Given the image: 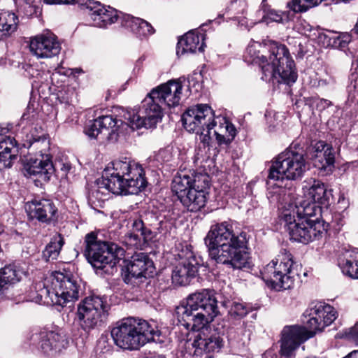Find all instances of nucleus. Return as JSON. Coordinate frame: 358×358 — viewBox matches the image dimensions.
<instances>
[{
    "instance_id": "obj_1",
    "label": "nucleus",
    "mask_w": 358,
    "mask_h": 358,
    "mask_svg": "<svg viewBox=\"0 0 358 358\" xmlns=\"http://www.w3.org/2000/svg\"><path fill=\"white\" fill-rule=\"evenodd\" d=\"M302 189L303 198L285 203L280 218L291 240L308 244L324 229L320 206L329 205L330 194L323 182L313 178L303 182Z\"/></svg>"
},
{
    "instance_id": "obj_2",
    "label": "nucleus",
    "mask_w": 358,
    "mask_h": 358,
    "mask_svg": "<svg viewBox=\"0 0 358 358\" xmlns=\"http://www.w3.org/2000/svg\"><path fill=\"white\" fill-rule=\"evenodd\" d=\"M105 176L96 180V187L89 196L90 202L99 203L114 194H136L147 184L142 166L127 157L115 159L104 169Z\"/></svg>"
},
{
    "instance_id": "obj_3",
    "label": "nucleus",
    "mask_w": 358,
    "mask_h": 358,
    "mask_svg": "<svg viewBox=\"0 0 358 358\" xmlns=\"http://www.w3.org/2000/svg\"><path fill=\"white\" fill-rule=\"evenodd\" d=\"M248 62L257 64L262 71V79L266 81L293 83L296 80L294 60L285 45L274 41L251 42L245 52Z\"/></svg>"
},
{
    "instance_id": "obj_4",
    "label": "nucleus",
    "mask_w": 358,
    "mask_h": 358,
    "mask_svg": "<svg viewBox=\"0 0 358 358\" xmlns=\"http://www.w3.org/2000/svg\"><path fill=\"white\" fill-rule=\"evenodd\" d=\"M184 127L189 132L200 135V141L209 145L212 136L219 145H228L235 138V127L224 117H215L207 104H197L188 108L182 116Z\"/></svg>"
},
{
    "instance_id": "obj_5",
    "label": "nucleus",
    "mask_w": 358,
    "mask_h": 358,
    "mask_svg": "<svg viewBox=\"0 0 358 358\" xmlns=\"http://www.w3.org/2000/svg\"><path fill=\"white\" fill-rule=\"evenodd\" d=\"M308 320L306 328L300 326L286 327L282 332L280 354L286 357L294 355L299 345L313 337L317 332L322 331L336 319V309L323 301H317L308 310Z\"/></svg>"
},
{
    "instance_id": "obj_6",
    "label": "nucleus",
    "mask_w": 358,
    "mask_h": 358,
    "mask_svg": "<svg viewBox=\"0 0 358 358\" xmlns=\"http://www.w3.org/2000/svg\"><path fill=\"white\" fill-rule=\"evenodd\" d=\"M174 314L187 329L200 331L218 314L217 301L211 291L203 289L189 295Z\"/></svg>"
},
{
    "instance_id": "obj_7",
    "label": "nucleus",
    "mask_w": 358,
    "mask_h": 358,
    "mask_svg": "<svg viewBox=\"0 0 358 358\" xmlns=\"http://www.w3.org/2000/svg\"><path fill=\"white\" fill-rule=\"evenodd\" d=\"M115 344L123 350H137L146 343L155 341L160 331L155 322L135 317L123 319L111 331Z\"/></svg>"
},
{
    "instance_id": "obj_8",
    "label": "nucleus",
    "mask_w": 358,
    "mask_h": 358,
    "mask_svg": "<svg viewBox=\"0 0 358 358\" xmlns=\"http://www.w3.org/2000/svg\"><path fill=\"white\" fill-rule=\"evenodd\" d=\"M47 303L64 306L79 297V289L76 280L59 271L52 272L45 278L44 287L39 294Z\"/></svg>"
},
{
    "instance_id": "obj_9",
    "label": "nucleus",
    "mask_w": 358,
    "mask_h": 358,
    "mask_svg": "<svg viewBox=\"0 0 358 358\" xmlns=\"http://www.w3.org/2000/svg\"><path fill=\"white\" fill-rule=\"evenodd\" d=\"M293 265L292 254L287 249H282L275 259L264 267L262 278L274 289H290L298 276Z\"/></svg>"
},
{
    "instance_id": "obj_10",
    "label": "nucleus",
    "mask_w": 358,
    "mask_h": 358,
    "mask_svg": "<svg viewBox=\"0 0 358 358\" xmlns=\"http://www.w3.org/2000/svg\"><path fill=\"white\" fill-rule=\"evenodd\" d=\"M307 170V163L303 151L290 148L281 152L270 168L268 178L274 180H297Z\"/></svg>"
},
{
    "instance_id": "obj_11",
    "label": "nucleus",
    "mask_w": 358,
    "mask_h": 358,
    "mask_svg": "<svg viewBox=\"0 0 358 358\" xmlns=\"http://www.w3.org/2000/svg\"><path fill=\"white\" fill-rule=\"evenodd\" d=\"M151 90L141 102L140 109L127 110L124 117L132 129L154 128L163 117V104Z\"/></svg>"
},
{
    "instance_id": "obj_12",
    "label": "nucleus",
    "mask_w": 358,
    "mask_h": 358,
    "mask_svg": "<svg viewBox=\"0 0 358 358\" xmlns=\"http://www.w3.org/2000/svg\"><path fill=\"white\" fill-rule=\"evenodd\" d=\"M110 305L105 296L92 295L85 297L78 305L76 317L82 329H94L108 315Z\"/></svg>"
},
{
    "instance_id": "obj_13",
    "label": "nucleus",
    "mask_w": 358,
    "mask_h": 358,
    "mask_svg": "<svg viewBox=\"0 0 358 358\" xmlns=\"http://www.w3.org/2000/svg\"><path fill=\"white\" fill-rule=\"evenodd\" d=\"M38 151L39 157L31 158L24 166L25 176H36L38 180L47 182L55 172V168L50 160L49 154V141L46 138L42 137L35 141L31 145Z\"/></svg>"
},
{
    "instance_id": "obj_14",
    "label": "nucleus",
    "mask_w": 358,
    "mask_h": 358,
    "mask_svg": "<svg viewBox=\"0 0 358 358\" xmlns=\"http://www.w3.org/2000/svg\"><path fill=\"white\" fill-rule=\"evenodd\" d=\"M26 342L41 350L48 356H53L66 348L68 340L62 329L53 331H34L26 336Z\"/></svg>"
},
{
    "instance_id": "obj_15",
    "label": "nucleus",
    "mask_w": 358,
    "mask_h": 358,
    "mask_svg": "<svg viewBox=\"0 0 358 358\" xmlns=\"http://www.w3.org/2000/svg\"><path fill=\"white\" fill-rule=\"evenodd\" d=\"M173 252L182 262L173 269L172 280L177 285H186L196 275L199 267L203 264V260L190 248H175Z\"/></svg>"
},
{
    "instance_id": "obj_16",
    "label": "nucleus",
    "mask_w": 358,
    "mask_h": 358,
    "mask_svg": "<svg viewBox=\"0 0 358 358\" xmlns=\"http://www.w3.org/2000/svg\"><path fill=\"white\" fill-rule=\"evenodd\" d=\"M204 241L206 246H246L248 243L247 234L241 232L237 236L232 235L227 222L213 226Z\"/></svg>"
},
{
    "instance_id": "obj_17",
    "label": "nucleus",
    "mask_w": 358,
    "mask_h": 358,
    "mask_svg": "<svg viewBox=\"0 0 358 358\" xmlns=\"http://www.w3.org/2000/svg\"><path fill=\"white\" fill-rule=\"evenodd\" d=\"M210 180L207 175L196 174L193 188L189 189L180 202L191 212H197L203 208L207 201Z\"/></svg>"
},
{
    "instance_id": "obj_18",
    "label": "nucleus",
    "mask_w": 358,
    "mask_h": 358,
    "mask_svg": "<svg viewBox=\"0 0 358 358\" xmlns=\"http://www.w3.org/2000/svg\"><path fill=\"white\" fill-rule=\"evenodd\" d=\"M85 255L92 266L102 269L106 265L114 266L125 256L124 248H86Z\"/></svg>"
},
{
    "instance_id": "obj_19",
    "label": "nucleus",
    "mask_w": 358,
    "mask_h": 358,
    "mask_svg": "<svg viewBox=\"0 0 358 358\" xmlns=\"http://www.w3.org/2000/svg\"><path fill=\"white\" fill-rule=\"evenodd\" d=\"M29 48L37 58L48 59L59 53L61 45L57 36L48 31L33 37L30 41Z\"/></svg>"
},
{
    "instance_id": "obj_20",
    "label": "nucleus",
    "mask_w": 358,
    "mask_h": 358,
    "mask_svg": "<svg viewBox=\"0 0 358 358\" xmlns=\"http://www.w3.org/2000/svg\"><path fill=\"white\" fill-rule=\"evenodd\" d=\"M241 248H208L209 257L217 263L229 264L234 268H241L248 263L249 255Z\"/></svg>"
},
{
    "instance_id": "obj_21",
    "label": "nucleus",
    "mask_w": 358,
    "mask_h": 358,
    "mask_svg": "<svg viewBox=\"0 0 358 358\" xmlns=\"http://www.w3.org/2000/svg\"><path fill=\"white\" fill-rule=\"evenodd\" d=\"M182 82L181 78L170 80L152 90L153 94L163 106L169 108L176 107L180 104L182 97Z\"/></svg>"
},
{
    "instance_id": "obj_22",
    "label": "nucleus",
    "mask_w": 358,
    "mask_h": 358,
    "mask_svg": "<svg viewBox=\"0 0 358 358\" xmlns=\"http://www.w3.org/2000/svg\"><path fill=\"white\" fill-rule=\"evenodd\" d=\"M89 16L93 25L104 28L117 22L120 17L117 10L110 6H105L98 1L90 0L87 4Z\"/></svg>"
},
{
    "instance_id": "obj_23",
    "label": "nucleus",
    "mask_w": 358,
    "mask_h": 358,
    "mask_svg": "<svg viewBox=\"0 0 358 358\" xmlns=\"http://www.w3.org/2000/svg\"><path fill=\"white\" fill-rule=\"evenodd\" d=\"M311 159L314 166L326 173L334 167L335 155L332 146L324 141L317 142L311 149Z\"/></svg>"
},
{
    "instance_id": "obj_24",
    "label": "nucleus",
    "mask_w": 358,
    "mask_h": 358,
    "mask_svg": "<svg viewBox=\"0 0 358 358\" xmlns=\"http://www.w3.org/2000/svg\"><path fill=\"white\" fill-rule=\"evenodd\" d=\"M128 276L134 278L151 277L155 272L153 260L143 252L135 253L127 266Z\"/></svg>"
},
{
    "instance_id": "obj_25",
    "label": "nucleus",
    "mask_w": 358,
    "mask_h": 358,
    "mask_svg": "<svg viewBox=\"0 0 358 358\" xmlns=\"http://www.w3.org/2000/svg\"><path fill=\"white\" fill-rule=\"evenodd\" d=\"M28 215L42 222H48L54 219L57 209L53 203L48 199L33 200L25 206Z\"/></svg>"
},
{
    "instance_id": "obj_26",
    "label": "nucleus",
    "mask_w": 358,
    "mask_h": 358,
    "mask_svg": "<svg viewBox=\"0 0 358 358\" xmlns=\"http://www.w3.org/2000/svg\"><path fill=\"white\" fill-rule=\"evenodd\" d=\"M357 258V248H345L339 255L338 264L345 275L352 279H358Z\"/></svg>"
},
{
    "instance_id": "obj_27",
    "label": "nucleus",
    "mask_w": 358,
    "mask_h": 358,
    "mask_svg": "<svg viewBox=\"0 0 358 358\" xmlns=\"http://www.w3.org/2000/svg\"><path fill=\"white\" fill-rule=\"evenodd\" d=\"M203 35L197 31H190L179 39L177 45V55L182 56L185 53H193L196 50L203 51L204 47Z\"/></svg>"
},
{
    "instance_id": "obj_28",
    "label": "nucleus",
    "mask_w": 358,
    "mask_h": 358,
    "mask_svg": "<svg viewBox=\"0 0 358 358\" xmlns=\"http://www.w3.org/2000/svg\"><path fill=\"white\" fill-rule=\"evenodd\" d=\"M192 346L198 354L218 351L223 346V339L219 334L215 333L208 336L201 331L195 336Z\"/></svg>"
},
{
    "instance_id": "obj_29",
    "label": "nucleus",
    "mask_w": 358,
    "mask_h": 358,
    "mask_svg": "<svg viewBox=\"0 0 358 358\" xmlns=\"http://www.w3.org/2000/svg\"><path fill=\"white\" fill-rule=\"evenodd\" d=\"M122 24L127 28H129L141 39L148 38L155 31L148 22L130 15H124L122 16Z\"/></svg>"
},
{
    "instance_id": "obj_30",
    "label": "nucleus",
    "mask_w": 358,
    "mask_h": 358,
    "mask_svg": "<svg viewBox=\"0 0 358 358\" xmlns=\"http://www.w3.org/2000/svg\"><path fill=\"white\" fill-rule=\"evenodd\" d=\"M18 152L15 138L6 137L0 141V170L10 168Z\"/></svg>"
},
{
    "instance_id": "obj_31",
    "label": "nucleus",
    "mask_w": 358,
    "mask_h": 358,
    "mask_svg": "<svg viewBox=\"0 0 358 358\" xmlns=\"http://www.w3.org/2000/svg\"><path fill=\"white\" fill-rule=\"evenodd\" d=\"M196 174L197 173H192L189 175L185 173H182L174 177L172 181L171 189L178 196L180 201L182 200V196L187 194L189 189L193 188Z\"/></svg>"
},
{
    "instance_id": "obj_32",
    "label": "nucleus",
    "mask_w": 358,
    "mask_h": 358,
    "mask_svg": "<svg viewBox=\"0 0 358 358\" xmlns=\"http://www.w3.org/2000/svg\"><path fill=\"white\" fill-rule=\"evenodd\" d=\"M21 272L15 265H8L0 268V292L20 280Z\"/></svg>"
},
{
    "instance_id": "obj_33",
    "label": "nucleus",
    "mask_w": 358,
    "mask_h": 358,
    "mask_svg": "<svg viewBox=\"0 0 358 358\" xmlns=\"http://www.w3.org/2000/svg\"><path fill=\"white\" fill-rule=\"evenodd\" d=\"M19 20L15 13L5 10L0 12V32L1 39L10 36L17 28Z\"/></svg>"
},
{
    "instance_id": "obj_34",
    "label": "nucleus",
    "mask_w": 358,
    "mask_h": 358,
    "mask_svg": "<svg viewBox=\"0 0 358 358\" xmlns=\"http://www.w3.org/2000/svg\"><path fill=\"white\" fill-rule=\"evenodd\" d=\"M261 9L263 11L262 22L269 24L275 22L277 23H286L290 20L289 12H281L271 9L266 0H262Z\"/></svg>"
},
{
    "instance_id": "obj_35",
    "label": "nucleus",
    "mask_w": 358,
    "mask_h": 358,
    "mask_svg": "<svg viewBox=\"0 0 358 358\" xmlns=\"http://www.w3.org/2000/svg\"><path fill=\"white\" fill-rule=\"evenodd\" d=\"M323 0H292L289 2L287 6L294 13L307 11L309 8L317 6Z\"/></svg>"
},
{
    "instance_id": "obj_36",
    "label": "nucleus",
    "mask_w": 358,
    "mask_h": 358,
    "mask_svg": "<svg viewBox=\"0 0 358 358\" xmlns=\"http://www.w3.org/2000/svg\"><path fill=\"white\" fill-rule=\"evenodd\" d=\"M97 120L103 130L104 136H108L115 133L117 131V128L119 127V120L116 118H113L110 115L102 116Z\"/></svg>"
},
{
    "instance_id": "obj_37",
    "label": "nucleus",
    "mask_w": 358,
    "mask_h": 358,
    "mask_svg": "<svg viewBox=\"0 0 358 358\" xmlns=\"http://www.w3.org/2000/svg\"><path fill=\"white\" fill-rule=\"evenodd\" d=\"M250 311V308L243 303L234 301L231 303L229 313L234 318H241L245 316Z\"/></svg>"
},
{
    "instance_id": "obj_38",
    "label": "nucleus",
    "mask_w": 358,
    "mask_h": 358,
    "mask_svg": "<svg viewBox=\"0 0 358 358\" xmlns=\"http://www.w3.org/2000/svg\"><path fill=\"white\" fill-rule=\"evenodd\" d=\"M85 242L86 246H114V243H110L107 240L100 238L94 231H92L85 236Z\"/></svg>"
},
{
    "instance_id": "obj_39",
    "label": "nucleus",
    "mask_w": 358,
    "mask_h": 358,
    "mask_svg": "<svg viewBox=\"0 0 358 358\" xmlns=\"http://www.w3.org/2000/svg\"><path fill=\"white\" fill-rule=\"evenodd\" d=\"M34 2L35 0H16L17 11L22 13L26 16L32 15L36 11Z\"/></svg>"
},
{
    "instance_id": "obj_40",
    "label": "nucleus",
    "mask_w": 358,
    "mask_h": 358,
    "mask_svg": "<svg viewBox=\"0 0 358 358\" xmlns=\"http://www.w3.org/2000/svg\"><path fill=\"white\" fill-rule=\"evenodd\" d=\"M85 132L91 138H96L99 135L104 136L103 130L97 119L85 128Z\"/></svg>"
},
{
    "instance_id": "obj_41",
    "label": "nucleus",
    "mask_w": 358,
    "mask_h": 358,
    "mask_svg": "<svg viewBox=\"0 0 358 358\" xmlns=\"http://www.w3.org/2000/svg\"><path fill=\"white\" fill-rule=\"evenodd\" d=\"M332 45L334 48L343 49L345 48L351 41V36L348 33H341L338 36L331 38Z\"/></svg>"
},
{
    "instance_id": "obj_42",
    "label": "nucleus",
    "mask_w": 358,
    "mask_h": 358,
    "mask_svg": "<svg viewBox=\"0 0 358 358\" xmlns=\"http://www.w3.org/2000/svg\"><path fill=\"white\" fill-rule=\"evenodd\" d=\"M61 248H45L42 252L43 259L45 262L55 260L57 258Z\"/></svg>"
},
{
    "instance_id": "obj_43",
    "label": "nucleus",
    "mask_w": 358,
    "mask_h": 358,
    "mask_svg": "<svg viewBox=\"0 0 358 358\" xmlns=\"http://www.w3.org/2000/svg\"><path fill=\"white\" fill-rule=\"evenodd\" d=\"M133 234L131 236V238H134V239L139 237V234L143 231L144 229V223L141 220H136L134 221L133 224Z\"/></svg>"
},
{
    "instance_id": "obj_44",
    "label": "nucleus",
    "mask_w": 358,
    "mask_h": 358,
    "mask_svg": "<svg viewBox=\"0 0 358 358\" xmlns=\"http://www.w3.org/2000/svg\"><path fill=\"white\" fill-rule=\"evenodd\" d=\"M64 244V238L60 234L55 233L52 235L50 243L47 246H62Z\"/></svg>"
},
{
    "instance_id": "obj_45",
    "label": "nucleus",
    "mask_w": 358,
    "mask_h": 358,
    "mask_svg": "<svg viewBox=\"0 0 358 358\" xmlns=\"http://www.w3.org/2000/svg\"><path fill=\"white\" fill-rule=\"evenodd\" d=\"M139 236L142 237L144 243H148L150 241H152L155 238L153 232L150 229H148L145 227L143 229V231H141V233L139 234Z\"/></svg>"
},
{
    "instance_id": "obj_46",
    "label": "nucleus",
    "mask_w": 358,
    "mask_h": 358,
    "mask_svg": "<svg viewBox=\"0 0 358 358\" xmlns=\"http://www.w3.org/2000/svg\"><path fill=\"white\" fill-rule=\"evenodd\" d=\"M348 337L355 342H358V322L350 329Z\"/></svg>"
},
{
    "instance_id": "obj_47",
    "label": "nucleus",
    "mask_w": 358,
    "mask_h": 358,
    "mask_svg": "<svg viewBox=\"0 0 358 358\" xmlns=\"http://www.w3.org/2000/svg\"><path fill=\"white\" fill-rule=\"evenodd\" d=\"M44 1L48 4H68L71 3L76 2V0H44Z\"/></svg>"
},
{
    "instance_id": "obj_48",
    "label": "nucleus",
    "mask_w": 358,
    "mask_h": 358,
    "mask_svg": "<svg viewBox=\"0 0 358 358\" xmlns=\"http://www.w3.org/2000/svg\"><path fill=\"white\" fill-rule=\"evenodd\" d=\"M331 105V101L327 99H320L317 103V106L321 109H324Z\"/></svg>"
},
{
    "instance_id": "obj_49",
    "label": "nucleus",
    "mask_w": 358,
    "mask_h": 358,
    "mask_svg": "<svg viewBox=\"0 0 358 358\" xmlns=\"http://www.w3.org/2000/svg\"><path fill=\"white\" fill-rule=\"evenodd\" d=\"M344 358H358V350H355L350 352L348 356Z\"/></svg>"
},
{
    "instance_id": "obj_50",
    "label": "nucleus",
    "mask_w": 358,
    "mask_h": 358,
    "mask_svg": "<svg viewBox=\"0 0 358 358\" xmlns=\"http://www.w3.org/2000/svg\"><path fill=\"white\" fill-rule=\"evenodd\" d=\"M338 203H343L345 208L348 206V202L345 201V199L343 195H341L340 196V197L338 199Z\"/></svg>"
},
{
    "instance_id": "obj_51",
    "label": "nucleus",
    "mask_w": 358,
    "mask_h": 358,
    "mask_svg": "<svg viewBox=\"0 0 358 358\" xmlns=\"http://www.w3.org/2000/svg\"><path fill=\"white\" fill-rule=\"evenodd\" d=\"M98 236L99 237H100V238H102V239H105V233L103 231H94Z\"/></svg>"
},
{
    "instance_id": "obj_52",
    "label": "nucleus",
    "mask_w": 358,
    "mask_h": 358,
    "mask_svg": "<svg viewBox=\"0 0 358 358\" xmlns=\"http://www.w3.org/2000/svg\"><path fill=\"white\" fill-rule=\"evenodd\" d=\"M197 160L200 159V157L199 156L196 157Z\"/></svg>"
},
{
    "instance_id": "obj_53",
    "label": "nucleus",
    "mask_w": 358,
    "mask_h": 358,
    "mask_svg": "<svg viewBox=\"0 0 358 358\" xmlns=\"http://www.w3.org/2000/svg\"><path fill=\"white\" fill-rule=\"evenodd\" d=\"M2 231H3V229H0V234L1 233Z\"/></svg>"
},
{
    "instance_id": "obj_54",
    "label": "nucleus",
    "mask_w": 358,
    "mask_h": 358,
    "mask_svg": "<svg viewBox=\"0 0 358 358\" xmlns=\"http://www.w3.org/2000/svg\"><path fill=\"white\" fill-rule=\"evenodd\" d=\"M208 358H213V357H208Z\"/></svg>"
},
{
    "instance_id": "obj_55",
    "label": "nucleus",
    "mask_w": 358,
    "mask_h": 358,
    "mask_svg": "<svg viewBox=\"0 0 358 358\" xmlns=\"http://www.w3.org/2000/svg\"><path fill=\"white\" fill-rule=\"evenodd\" d=\"M357 255H358V248H357Z\"/></svg>"
}]
</instances>
